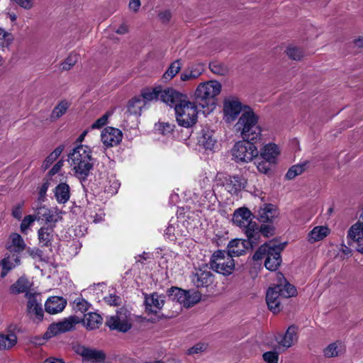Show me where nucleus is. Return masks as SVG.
<instances>
[{
  "mask_svg": "<svg viewBox=\"0 0 363 363\" xmlns=\"http://www.w3.org/2000/svg\"><path fill=\"white\" fill-rule=\"evenodd\" d=\"M210 70L215 74L220 76H225L229 72V69L224 63L213 61L209 64Z\"/></svg>",
  "mask_w": 363,
  "mask_h": 363,
  "instance_id": "nucleus-46",
  "label": "nucleus"
},
{
  "mask_svg": "<svg viewBox=\"0 0 363 363\" xmlns=\"http://www.w3.org/2000/svg\"><path fill=\"white\" fill-rule=\"evenodd\" d=\"M298 328L295 325H290L284 334H279L276 341L279 347L288 349L294 345L298 340Z\"/></svg>",
  "mask_w": 363,
  "mask_h": 363,
  "instance_id": "nucleus-16",
  "label": "nucleus"
},
{
  "mask_svg": "<svg viewBox=\"0 0 363 363\" xmlns=\"http://www.w3.org/2000/svg\"><path fill=\"white\" fill-rule=\"evenodd\" d=\"M55 196L60 203H65L69 199V187L65 183H60L55 189Z\"/></svg>",
  "mask_w": 363,
  "mask_h": 363,
  "instance_id": "nucleus-37",
  "label": "nucleus"
},
{
  "mask_svg": "<svg viewBox=\"0 0 363 363\" xmlns=\"http://www.w3.org/2000/svg\"><path fill=\"white\" fill-rule=\"evenodd\" d=\"M285 53L289 59L293 60H301L304 57L303 49L293 45H290L286 48Z\"/></svg>",
  "mask_w": 363,
  "mask_h": 363,
  "instance_id": "nucleus-44",
  "label": "nucleus"
},
{
  "mask_svg": "<svg viewBox=\"0 0 363 363\" xmlns=\"http://www.w3.org/2000/svg\"><path fill=\"white\" fill-rule=\"evenodd\" d=\"M282 248L278 245H262L253 255V259L258 261L265 258L264 266L270 271H276L281 263V252Z\"/></svg>",
  "mask_w": 363,
  "mask_h": 363,
  "instance_id": "nucleus-4",
  "label": "nucleus"
},
{
  "mask_svg": "<svg viewBox=\"0 0 363 363\" xmlns=\"http://www.w3.org/2000/svg\"><path fill=\"white\" fill-rule=\"evenodd\" d=\"M26 297L28 298L27 310L29 313L35 314L38 320L43 316V311L41 307L40 296L35 293H27Z\"/></svg>",
  "mask_w": 363,
  "mask_h": 363,
  "instance_id": "nucleus-20",
  "label": "nucleus"
},
{
  "mask_svg": "<svg viewBox=\"0 0 363 363\" xmlns=\"http://www.w3.org/2000/svg\"><path fill=\"white\" fill-rule=\"evenodd\" d=\"M75 353L82 357L83 363H105V354L94 348L76 344L73 346Z\"/></svg>",
  "mask_w": 363,
  "mask_h": 363,
  "instance_id": "nucleus-9",
  "label": "nucleus"
},
{
  "mask_svg": "<svg viewBox=\"0 0 363 363\" xmlns=\"http://www.w3.org/2000/svg\"><path fill=\"white\" fill-rule=\"evenodd\" d=\"M345 351V345L341 342L336 341L328 345L323 350V354L327 358H332L343 354Z\"/></svg>",
  "mask_w": 363,
  "mask_h": 363,
  "instance_id": "nucleus-36",
  "label": "nucleus"
},
{
  "mask_svg": "<svg viewBox=\"0 0 363 363\" xmlns=\"http://www.w3.org/2000/svg\"><path fill=\"white\" fill-rule=\"evenodd\" d=\"M249 246L250 238L247 240L234 239L228 243L227 252L233 257H239L246 252Z\"/></svg>",
  "mask_w": 363,
  "mask_h": 363,
  "instance_id": "nucleus-21",
  "label": "nucleus"
},
{
  "mask_svg": "<svg viewBox=\"0 0 363 363\" xmlns=\"http://www.w3.org/2000/svg\"><path fill=\"white\" fill-rule=\"evenodd\" d=\"M109 113H106L104 115H103L101 118L97 119L92 125L91 128L92 129H98L101 128L102 126L106 124L108 121V118L110 116Z\"/></svg>",
  "mask_w": 363,
  "mask_h": 363,
  "instance_id": "nucleus-55",
  "label": "nucleus"
},
{
  "mask_svg": "<svg viewBox=\"0 0 363 363\" xmlns=\"http://www.w3.org/2000/svg\"><path fill=\"white\" fill-rule=\"evenodd\" d=\"M110 185L105 186V191L111 194H115L117 193L118 189L119 188L120 184L116 181L114 177H111L109 180Z\"/></svg>",
  "mask_w": 363,
  "mask_h": 363,
  "instance_id": "nucleus-53",
  "label": "nucleus"
},
{
  "mask_svg": "<svg viewBox=\"0 0 363 363\" xmlns=\"http://www.w3.org/2000/svg\"><path fill=\"white\" fill-rule=\"evenodd\" d=\"M260 233L266 238L272 236L274 233V228L272 225L262 224L260 226L251 220V238L254 234Z\"/></svg>",
  "mask_w": 363,
  "mask_h": 363,
  "instance_id": "nucleus-39",
  "label": "nucleus"
},
{
  "mask_svg": "<svg viewBox=\"0 0 363 363\" xmlns=\"http://www.w3.org/2000/svg\"><path fill=\"white\" fill-rule=\"evenodd\" d=\"M73 304L76 312L84 313L89 308V303L82 298H77Z\"/></svg>",
  "mask_w": 363,
  "mask_h": 363,
  "instance_id": "nucleus-48",
  "label": "nucleus"
},
{
  "mask_svg": "<svg viewBox=\"0 0 363 363\" xmlns=\"http://www.w3.org/2000/svg\"><path fill=\"white\" fill-rule=\"evenodd\" d=\"M175 115L178 124L185 128L191 127L196 123L198 110L196 104L186 97L176 106Z\"/></svg>",
  "mask_w": 363,
  "mask_h": 363,
  "instance_id": "nucleus-5",
  "label": "nucleus"
},
{
  "mask_svg": "<svg viewBox=\"0 0 363 363\" xmlns=\"http://www.w3.org/2000/svg\"><path fill=\"white\" fill-rule=\"evenodd\" d=\"M68 162L74 174L80 179H85L94 166L91 148L83 145L77 146L69 154Z\"/></svg>",
  "mask_w": 363,
  "mask_h": 363,
  "instance_id": "nucleus-3",
  "label": "nucleus"
},
{
  "mask_svg": "<svg viewBox=\"0 0 363 363\" xmlns=\"http://www.w3.org/2000/svg\"><path fill=\"white\" fill-rule=\"evenodd\" d=\"M18 342L16 333L10 328L0 333V350H10Z\"/></svg>",
  "mask_w": 363,
  "mask_h": 363,
  "instance_id": "nucleus-24",
  "label": "nucleus"
},
{
  "mask_svg": "<svg viewBox=\"0 0 363 363\" xmlns=\"http://www.w3.org/2000/svg\"><path fill=\"white\" fill-rule=\"evenodd\" d=\"M276 283L270 286L266 293V302L269 309L274 313H279L283 299L289 298L296 294V288L290 284L283 274L276 273Z\"/></svg>",
  "mask_w": 363,
  "mask_h": 363,
  "instance_id": "nucleus-1",
  "label": "nucleus"
},
{
  "mask_svg": "<svg viewBox=\"0 0 363 363\" xmlns=\"http://www.w3.org/2000/svg\"><path fill=\"white\" fill-rule=\"evenodd\" d=\"M258 120L259 117L251 111V157H257L259 152L258 146L254 144H257L259 146L263 144L262 128L257 124Z\"/></svg>",
  "mask_w": 363,
  "mask_h": 363,
  "instance_id": "nucleus-13",
  "label": "nucleus"
},
{
  "mask_svg": "<svg viewBox=\"0 0 363 363\" xmlns=\"http://www.w3.org/2000/svg\"><path fill=\"white\" fill-rule=\"evenodd\" d=\"M232 221L245 231L247 238H250V210L247 207L237 208L233 213Z\"/></svg>",
  "mask_w": 363,
  "mask_h": 363,
  "instance_id": "nucleus-17",
  "label": "nucleus"
},
{
  "mask_svg": "<svg viewBox=\"0 0 363 363\" xmlns=\"http://www.w3.org/2000/svg\"><path fill=\"white\" fill-rule=\"evenodd\" d=\"M32 283L26 277H20L16 282L11 285L9 292L11 294L16 295L22 293H32L30 288Z\"/></svg>",
  "mask_w": 363,
  "mask_h": 363,
  "instance_id": "nucleus-30",
  "label": "nucleus"
},
{
  "mask_svg": "<svg viewBox=\"0 0 363 363\" xmlns=\"http://www.w3.org/2000/svg\"><path fill=\"white\" fill-rule=\"evenodd\" d=\"M330 233V230L327 226L318 225L308 232L306 240L309 243L313 244L323 240Z\"/></svg>",
  "mask_w": 363,
  "mask_h": 363,
  "instance_id": "nucleus-28",
  "label": "nucleus"
},
{
  "mask_svg": "<svg viewBox=\"0 0 363 363\" xmlns=\"http://www.w3.org/2000/svg\"><path fill=\"white\" fill-rule=\"evenodd\" d=\"M222 86L216 80H210L200 83L196 91L195 97L203 106L211 104H214V99L220 93Z\"/></svg>",
  "mask_w": 363,
  "mask_h": 363,
  "instance_id": "nucleus-6",
  "label": "nucleus"
},
{
  "mask_svg": "<svg viewBox=\"0 0 363 363\" xmlns=\"http://www.w3.org/2000/svg\"><path fill=\"white\" fill-rule=\"evenodd\" d=\"M126 310L121 309L114 315L107 317L106 325L111 330L125 333L131 328V323Z\"/></svg>",
  "mask_w": 363,
  "mask_h": 363,
  "instance_id": "nucleus-10",
  "label": "nucleus"
},
{
  "mask_svg": "<svg viewBox=\"0 0 363 363\" xmlns=\"http://www.w3.org/2000/svg\"><path fill=\"white\" fill-rule=\"evenodd\" d=\"M55 225L42 226L38 231L39 244L41 247H50L54 237Z\"/></svg>",
  "mask_w": 363,
  "mask_h": 363,
  "instance_id": "nucleus-26",
  "label": "nucleus"
},
{
  "mask_svg": "<svg viewBox=\"0 0 363 363\" xmlns=\"http://www.w3.org/2000/svg\"><path fill=\"white\" fill-rule=\"evenodd\" d=\"M140 6V0H130L129 2V9L133 12H137Z\"/></svg>",
  "mask_w": 363,
  "mask_h": 363,
  "instance_id": "nucleus-63",
  "label": "nucleus"
},
{
  "mask_svg": "<svg viewBox=\"0 0 363 363\" xmlns=\"http://www.w3.org/2000/svg\"><path fill=\"white\" fill-rule=\"evenodd\" d=\"M254 202L259 206L255 207L256 218L261 222H271L278 216V210L276 206L267 203L264 197L254 196Z\"/></svg>",
  "mask_w": 363,
  "mask_h": 363,
  "instance_id": "nucleus-8",
  "label": "nucleus"
},
{
  "mask_svg": "<svg viewBox=\"0 0 363 363\" xmlns=\"http://www.w3.org/2000/svg\"><path fill=\"white\" fill-rule=\"evenodd\" d=\"M263 359L267 363H278L279 354L277 352L269 351L262 354Z\"/></svg>",
  "mask_w": 363,
  "mask_h": 363,
  "instance_id": "nucleus-52",
  "label": "nucleus"
},
{
  "mask_svg": "<svg viewBox=\"0 0 363 363\" xmlns=\"http://www.w3.org/2000/svg\"><path fill=\"white\" fill-rule=\"evenodd\" d=\"M69 107V103L67 101L60 102L52 110L50 116L52 121H56L62 116Z\"/></svg>",
  "mask_w": 363,
  "mask_h": 363,
  "instance_id": "nucleus-45",
  "label": "nucleus"
},
{
  "mask_svg": "<svg viewBox=\"0 0 363 363\" xmlns=\"http://www.w3.org/2000/svg\"><path fill=\"white\" fill-rule=\"evenodd\" d=\"M67 301L62 297H50L45 303V311L50 314H56L63 311Z\"/></svg>",
  "mask_w": 363,
  "mask_h": 363,
  "instance_id": "nucleus-27",
  "label": "nucleus"
},
{
  "mask_svg": "<svg viewBox=\"0 0 363 363\" xmlns=\"http://www.w3.org/2000/svg\"><path fill=\"white\" fill-rule=\"evenodd\" d=\"M63 164H64V162L62 160L58 161L54 165V167L50 169V171L49 172L50 175L52 176V175H55V174H57V172H59L60 170L61 169L62 167L63 166Z\"/></svg>",
  "mask_w": 363,
  "mask_h": 363,
  "instance_id": "nucleus-62",
  "label": "nucleus"
},
{
  "mask_svg": "<svg viewBox=\"0 0 363 363\" xmlns=\"http://www.w3.org/2000/svg\"><path fill=\"white\" fill-rule=\"evenodd\" d=\"M48 189V184L47 183H45L42 185V186L40 189L39 191V197H38V202L41 203L44 201V198L45 196L46 192Z\"/></svg>",
  "mask_w": 363,
  "mask_h": 363,
  "instance_id": "nucleus-60",
  "label": "nucleus"
},
{
  "mask_svg": "<svg viewBox=\"0 0 363 363\" xmlns=\"http://www.w3.org/2000/svg\"><path fill=\"white\" fill-rule=\"evenodd\" d=\"M233 257L228 252L217 250L211 256V268L223 275H229L235 269V262Z\"/></svg>",
  "mask_w": 363,
  "mask_h": 363,
  "instance_id": "nucleus-7",
  "label": "nucleus"
},
{
  "mask_svg": "<svg viewBox=\"0 0 363 363\" xmlns=\"http://www.w3.org/2000/svg\"><path fill=\"white\" fill-rule=\"evenodd\" d=\"M21 263L20 257L16 254H6L5 257L1 261L0 264L2 267L1 277H4L9 271L19 265Z\"/></svg>",
  "mask_w": 363,
  "mask_h": 363,
  "instance_id": "nucleus-29",
  "label": "nucleus"
},
{
  "mask_svg": "<svg viewBox=\"0 0 363 363\" xmlns=\"http://www.w3.org/2000/svg\"><path fill=\"white\" fill-rule=\"evenodd\" d=\"M163 297L157 294H152L145 298L146 309L151 313H157L164 306Z\"/></svg>",
  "mask_w": 363,
  "mask_h": 363,
  "instance_id": "nucleus-32",
  "label": "nucleus"
},
{
  "mask_svg": "<svg viewBox=\"0 0 363 363\" xmlns=\"http://www.w3.org/2000/svg\"><path fill=\"white\" fill-rule=\"evenodd\" d=\"M129 31L128 26L123 23L115 30L117 34L124 35L128 33Z\"/></svg>",
  "mask_w": 363,
  "mask_h": 363,
  "instance_id": "nucleus-64",
  "label": "nucleus"
},
{
  "mask_svg": "<svg viewBox=\"0 0 363 363\" xmlns=\"http://www.w3.org/2000/svg\"><path fill=\"white\" fill-rule=\"evenodd\" d=\"M259 152L262 158L271 164L277 163L278 157L280 155L279 147L274 143L265 145L260 149V150H259Z\"/></svg>",
  "mask_w": 363,
  "mask_h": 363,
  "instance_id": "nucleus-23",
  "label": "nucleus"
},
{
  "mask_svg": "<svg viewBox=\"0 0 363 363\" xmlns=\"http://www.w3.org/2000/svg\"><path fill=\"white\" fill-rule=\"evenodd\" d=\"M187 96L173 88L162 89L161 87L160 101L174 109L177 105H179Z\"/></svg>",
  "mask_w": 363,
  "mask_h": 363,
  "instance_id": "nucleus-15",
  "label": "nucleus"
},
{
  "mask_svg": "<svg viewBox=\"0 0 363 363\" xmlns=\"http://www.w3.org/2000/svg\"><path fill=\"white\" fill-rule=\"evenodd\" d=\"M157 130L163 135H167L173 131L174 125L169 123H158L155 125Z\"/></svg>",
  "mask_w": 363,
  "mask_h": 363,
  "instance_id": "nucleus-50",
  "label": "nucleus"
},
{
  "mask_svg": "<svg viewBox=\"0 0 363 363\" xmlns=\"http://www.w3.org/2000/svg\"><path fill=\"white\" fill-rule=\"evenodd\" d=\"M22 207L23 203L18 204L12 210V216L18 220H20L22 217Z\"/></svg>",
  "mask_w": 363,
  "mask_h": 363,
  "instance_id": "nucleus-59",
  "label": "nucleus"
},
{
  "mask_svg": "<svg viewBox=\"0 0 363 363\" xmlns=\"http://www.w3.org/2000/svg\"><path fill=\"white\" fill-rule=\"evenodd\" d=\"M235 131L239 133L242 140L235 144L231 150L233 160L237 162H248L250 159V111H244L235 125Z\"/></svg>",
  "mask_w": 363,
  "mask_h": 363,
  "instance_id": "nucleus-2",
  "label": "nucleus"
},
{
  "mask_svg": "<svg viewBox=\"0 0 363 363\" xmlns=\"http://www.w3.org/2000/svg\"><path fill=\"white\" fill-rule=\"evenodd\" d=\"M160 91L161 87L157 86L151 89H146L142 92L140 98L144 99L145 100V106L147 104L153 100H160Z\"/></svg>",
  "mask_w": 363,
  "mask_h": 363,
  "instance_id": "nucleus-43",
  "label": "nucleus"
},
{
  "mask_svg": "<svg viewBox=\"0 0 363 363\" xmlns=\"http://www.w3.org/2000/svg\"><path fill=\"white\" fill-rule=\"evenodd\" d=\"M37 220L35 214V215H28L24 217L21 223V231L23 234H27L28 230L30 226L34 223L35 220Z\"/></svg>",
  "mask_w": 363,
  "mask_h": 363,
  "instance_id": "nucleus-49",
  "label": "nucleus"
},
{
  "mask_svg": "<svg viewBox=\"0 0 363 363\" xmlns=\"http://www.w3.org/2000/svg\"><path fill=\"white\" fill-rule=\"evenodd\" d=\"M207 349V345L204 343H198L189 348L187 354L189 355L198 354L204 352Z\"/></svg>",
  "mask_w": 363,
  "mask_h": 363,
  "instance_id": "nucleus-54",
  "label": "nucleus"
},
{
  "mask_svg": "<svg viewBox=\"0 0 363 363\" xmlns=\"http://www.w3.org/2000/svg\"><path fill=\"white\" fill-rule=\"evenodd\" d=\"M240 101L235 96H229L223 101V116L227 123L234 121L242 111Z\"/></svg>",
  "mask_w": 363,
  "mask_h": 363,
  "instance_id": "nucleus-11",
  "label": "nucleus"
},
{
  "mask_svg": "<svg viewBox=\"0 0 363 363\" xmlns=\"http://www.w3.org/2000/svg\"><path fill=\"white\" fill-rule=\"evenodd\" d=\"M247 184V179L241 176L226 177L223 184L225 190L231 194H236L243 189Z\"/></svg>",
  "mask_w": 363,
  "mask_h": 363,
  "instance_id": "nucleus-19",
  "label": "nucleus"
},
{
  "mask_svg": "<svg viewBox=\"0 0 363 363\" xmlns=\"http://www.w3.org/2000/svg\"><path fill=\"white\" fill-rule=\"evenodd\" d=\"M80 321V318L77 316H69L62 321L51 324L45 335L48 337H51L60 333L70 331L73 330L76 324L79 323Z\"/></svg>",
  "mask_w": 363,
  "mask_h": 363,
  "instance_id": "nucleus-12",
  "label": "nucleus"
},
{
  "mask_svg": "<svg viewBox=\"0 0 363 363\" xmlns=\"http://www.w3.org/2000/svg\"><path fill=\"white\" fill-rule=\"evenodd\" d=\"M35 214L38 221L44 222L45 225L56 226L61 217L57 210L50 209L45 206H39L35 208Z\"/></svg>",
  "mask_w": 363,
  "mask_h": 363,
  "instance_id": "nucleus-14",
  "label": "nucleus"
},
{
  "mask_svg": "<svg viewBox=\"0 0 363 363\" xmlns=\"http://www.w3.org/2000/svg\"><path fill=\"white\" fill-rule=\"evenodd\" d=\"M82 323L87 330H95L101 325L102 318L96 313H88L84 315Z\"/></svg>",
  "mask_w": 363,
  "mask_h": 363,
  "instance_id": "nucleus-34",
  "label": "nucleus"
},
{
  "mask_svg": "<svg viewBox=\"0 0 363 363\" xmlns=\"http://www.w3.org/2000/svg\"><path fill=\"white\" fill-rule=\"evenodd\" d=\"M203 71V69H200L199 66H191L182 72L180 79L182 82L194 80L201 75Z\"/></svg>",
  "mask_w": 363,
  "mask_h": 363,
  "instance_id": "nucleus-38",
  "label": "nucleus"
},
{
  "mask_svg": "<svg viewBox=\"0 0 363 363\" xmlns=\"http://www.w3.org/2000/svg\"><path fill=\"white\" fill-rule=\"evenodd\" d=\"M11 40V35L0 28V47L7 45Z\"/></svg>",
  "mask_w": 363,
  "mask_h": 363,
  "instance_id": "nucleus-56",
  "label": "nucleus"
},
{
  "mask_svg": "<svg viewBox=\"0 0 363 363\" xmlns=\"http://www.w3.org/2000/svg\"><path fill=\"white\" fill-rule=\"evenodd\" d=\"M257 167V169L259 172L267 174L268 171L269 170V165L267 164L266 161L265 162H260L258 163H255Z\"/></svg>",
  "mask_w": 363,
  "mask_h": 363,
  "instance_id": "nucleus-61",
  "label": "nucleus"
},
{
  "mask_svg": "<svg viewBox=\"0 0 363 363\" xmlns=\"http://www.w3.org/2000/svg\"><path fill=\"white\" fill-rule=\"evenodd\" d=\"M25 9H30L34 5V0H11Z\"/></svg>",
  "mask_w": 363,
  "mask_h": 363,
  "instance_id": "nucleus-57",
  "label": "nucleus"
},
{
  "mask_svg": "<svg viewBox=\"0 0 363 363\" xmlns=\"http://www.w3.org/2000/svg\"><path fill=\"white\" fill-rule=\"evenodd\" d=\"M186 291L177 287H172L168 291V296L172 301L178 302L183 306L184 305Z\"/></svg>",
  "mask_w": 363,
  "mask_h": 363,
  "instance_id": "nucleus-42",
  "label": "nucleus"
},
{
  "mask_svg": "<svg viewBox=\"0 0 363 363\" xmlns=\"http://www.w3.org/2000/svg\"><path fill=\"white\" fill-rule=\"evenodd\" d=\"M9 240L10 244L8 245L7 249L11 252L19 253L26 249V244L19 234L12 233L9 237Z\"/></svg>",
  "mask_w": 363,
  "mask_h": 363,
  "instance_id": "nucleus-35",
  "label": "nucleus"
},
{
  "mask_svg": "<svg viewBox=\"0 0 363 363\" xmlns=\"http://www.w3.org/2000/svg\"><path fill=\"white\" fill-rule=\"evenodd\" d=\"M213 276L208 270L199 269L194 274L192 281L196 287H206L211 284Z\"/></svg>",
  "mask_w": 363,
  "mask_h": 363,
  "instance_id": "nucleus-25",
  "label": "nucleus"
},
{
  "mask_svg": "<svg viewBox=\"0 0 363 363\" xmlns=\"http://www.w3.org/2000/svg\"><path fill=\"white\" fill-rule=\"evenodd\" d=\"M122 132L119 129L113 127L104 128L101 134V141L107 147L118 145L122 140Z\"/></svg>",
  "mask_w": 363,
  "mask_h": 363,
  "instance_id": "nucleus-18",
  "label": "nucleus"
},
{
  "mask_svg": "<svg viewBox=\"0 0 363 363\" xmlns=\"http://www.w3.org/2000/svg\"><path fill=\"white\" fill-rule=\"evenodd\" d=\"M308 167V162L306 161L301 164L293 165L286 172L285 177L288 180L294 179L296 177L301 174Z\"/></svg>",
  "mask_w": 363,
  "mask_h": 363,
  "instance_id": "nucleus-41",
  "label": "nucleus"
},
{
  "mask_svg": "<svg viewBox=\"0 0 363 363\" xmlns=\"http://www.w3.org/2000/svg\"><path fill=\"white\" fill-rule=\"evenodd\" d=\"M182 63L180 60H177L170 64L166 72L163 74L164 82L172 79L182 69Z\"/></svg>",
  "mask_w": 363,
  "mask_h": 363,
  "instance_id": "nucleus-40",
  "label": "nucleus"
},
{
  "mask_svg": "<svg viewBox=\"0 0 363 363\" xmlns=\"http://www.w3.org/2000/svg\"><path fill=\"white\" fill-rule=\"evenodd\" d=\"M104 301L110 306H117L120 303V298L116 295L110 294L104 297Z\"/></svg>",
  "mask_w": 363,
  "mask_h": 363,
  "instance_id": "nucleus-58",
  "label": "nucleus"
},
{
  "mask_svg": "<svg viewBox=\"0 0 363 363\" xmlns=\"http://www.w3.org/2000/svg\"><path fill=\"white\" fill-rule=\"evenodd\" d=\"M144 108H146L145 100L138 96H135L128 101L126 113L129 116L138 117L141 115L142 111Z\"/></svg>",
  "mask_w": 363,
  "mask_h": 363,
  "instance_id": "nucleus-31",
  "label": "nucleus"
},
{
  "mask_svg": "<svg viewBox=\"0 0 363 363\" xmlns=\"http://www.w3.org/2000/svg\"><path fill=\"white\" fill-rule=\"evenodd\" d=\"M186 298H185L184 306L189 308L197 303L201 300V294L199 291H186Z\"/></svg>",
  "mask_w": 363,
  "mask_h": 363,
  "instance_id": "nucleus-47",
  "label": "nucleus"
},
{
  "mask_svg": "<svg viewBox=\"0 0 363 363\" xmlns=\"http://www.w3.org/2000/svg\"><path fill=\"white\" fill-rule=\"evenodd\" d=\"M77 55H70L67 59L61 64L62 70L70 69L77 62Z\"/></svg>",
  "mask_w": 363,
  "mask_h": 363,
  "instance_id": "nucleus-51",
  "label": "nucleus"
},
{
  "mask_svg": "<svg viewBox=\"0 0 363 363\" xmlns=\"http://www.w3.org/2000/svg\"><path fill=\"white\" fill-rule=\"evenodd\" d=\"M347 238L349 245L363 241V223L358 221L353 224L348 230Z\"/></svg>",
  "mask_w": 363,
  "mask_h": 363,
  "instance_id": "nucleus-33",
  "label": "nucleus"
},
{
  "mask_svg": "<svg viewBox=\"0 0 363 363\" xmlns=\"http://www.w3.org/2000/svg\"><path fill=\"white\" fill-rule=\"evenodd\" d=\"M198 143L205 150L213 151L217 144L213 131L208 128L203 129L199 136Z\"/></svg>",
  "mask_w": 363,
  "mask_h": 363,
  "instance_id": "nucleus-22",
  "label": "nucleus"
}]
</instances>
